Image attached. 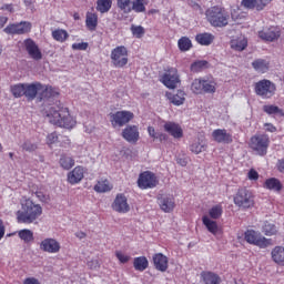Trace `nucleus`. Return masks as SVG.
Wrapping results in <instances>:
<instances>
[{
  "instance_id": "1",
  "label": "nucleus",
  "mask_w": 284,
  "mask_h": 284,
  "mask_svg": "<svg viewBox=\"0 0 284 284\" xmlns=\"http://www.w3.org/2000/svg\"><path fill=\"white\" fill-rule=\"evenodd\" d=\"M10 92L14 99L26 97L28 101H34L38 97L39 103H43V105L52 103L54 98L59 97L57 88L41 82L13 84L10 88Z\"/></svg>"
},
{
  "instance_id": "2",
  "label": "nucleus",
  "mask_w": 284,
  "mask_h": 284,
  "mask_svg": "<svg viewBox=\"0 0 284 284\" xmlns=\"http://www.w3.org/2000/svg\"><path fill=\"white\" fill-rule=\"evenodd\" d=\"M21 210L17 211L18 223L30 225L43 214V207L36 204L30 197L23 196L20 201Z\"/></svg>"
},
{
  "instance_id": "3",
  "label": "nucleus",
  "mask_w": 284,
  "mask_h": 284,
  "mask_svg": "<svg viewBox=\"0 0 284 284\" xmlns=\"http://www.w3.org/2000/svg\"><path fill=\"white\" fill-rule=\"evenodd\" d=\"M47 116L49 123L58 128H64V130H72L77 125V118L70 114V109L61 105L51 106L47 111Z\"/></svg>"
},
{
  "instance_id": "4",
  "label": "nucleus",
  "mask_w": 284,
  "mask_h": 284,
  "mask_svg": "<svg viewBox=\"0 0 284 284\" xmlns=\"http://www.w3.org/2000/svg\"><path fill=\"white\" fill-rule=\"evenodd\" d=\"M205 17L213 28H225L230 23V12L222 6L206 9Z\"/></svg>"
},
{
  "instance_id": "5",
  "label": "nucleus",
  "mask_w": 284,
  "mask_h": 284,
  "mask_svg": "<svg viewBox=\"0 0 284 284\" xmlns=\"http://www.w3.org/2000/svg\"><path fill=\"white\" fill-rule=\"evenodd\" d=\"M193 94H214L216 92V80L213 78H196L191 84Z\"/></svg>"
},
{
  "instance_id": "6",
  "label": "nucleus",
  "mask_w": 284,
  "mask_h": 284,
  "mask_svg": "<svg viewBox=\"0 0 284 284\" xmlns=\"http://www.w3.org/2000/svg\"><path fill=\"white\" fill-rule=\"evenodd\" d=\"M248 148L257 154V156H266L267 150H270V135L255 134L251 136Z\"/></svg>"
},
{
  "instance_id": "7",
  "label": "nucleus",
  "mask_w": 284,
  "mask_h": 284,
  "mask_svg": "<svg viewBox=\"0 0 284 284\" xmlns=\"http://www.w3.org/2000/svg\"><path fill=\"white\" fill-rule=\"evenodd\" d=\"M244 241L248 243V245H255L260 247V250H265L272 245V239H267L261 234V232L254 229H247L244 234Z\"/></svg>"
},
{
  "instance_id": "8",
  "label": "nucleus",
  "mask_w": 284,
  "mask_h": 284,
  "mask_svg": "<svg viewBox=\"0 0 284 284\" xmlns=\"http://www.w3.org/2000/svg\"><path fill=\"white\" fill-rule=\"evenodd\" d=\"M233 203L240 210H252L256 204L254 193L247 189H240L233 197Z\"/></svg>"
},
{
  "instance_id": "9",
  "label": "nucleus",
  "mask_w": 284,
  "mask_h": 284,
  "mask_svg": "<svg viewBox=\"0 0 284 284\" xmlns=\"http://www.w3.org/2000/svg\"><path fill=\"white\" fill-rule=\"evenodd\" d=\"M110 123L112 128H124L130 121L134 119V113L132 111H116L109 114Z\"/></svg>"
},
{
  "instance_id": "10",
  "label": "nucleus",
  "mask_w": 284,
  "mask_h": 284,
  "mask_svg": "<svg viewBox=\"0 0 284 284\" xmlns=\"http://www.w3.org/2000/svg\"><path fill=\"white\" fill-rule=\"evenodd\" d=\"M128 48L125 45L115 47L111 51V63L114 68H125L128 59Z\"/></svg>"
},
{
  "instance_id": "11",
  "label": "nucleus",
  "mask_w": 284,
  "mask_h": 284,
  "mask_svg": "<svg viewBox=\"0 0 284 284\" xmlns=\"http://www.w3.org/2000/svg\"><path fill=\"white\" fill-rule=\"evenodd\" d=\"M160 81L165 85V88H169V90H174L178 88L179 83H181L179 70L176 68H169L160 78Z\"/></svg>"
},
{
  "instance_id": "12",
  "label": "nucleus",
  "mask_w": 284,
  "mask_h": 284,
  "mask_svg": "<svg viewBox=\"0 0 284 284\" xmlns=\"http://www.w3.org/2000/svg\"><path fill=\"white\" fill-rule=\"evenodd\" d=\"M276 92V85L270 80H260L255 83V94L263 99H270Z\"/></svg>"
},
{
  "instance_id": "13",
  "label": "nucleus",
  "mask_w": 284,
  "mask_h": 284,
  "mask_svg": "<svg viewBox=\"0 0 284 284\" xmlns=\"http://www.w3.org/2000/svg\"><path fill=\"white\" fill-rule=\"evenodd\" d=\"M159 185V180L156 175L150 171H144L139 175L138 186L140 190H152Z\"/></svg>"
},
{
  "instance_id": "14",
  "label": "nucleus",
  "mask_w": 284,
  "mask_h": 284,
  "mask_svg": "<svg viewBox=\"0 0 284 284\" xmlns=\"http://www.w3.org/2000/svg\"><path fill=\"white\" fill-rule=\"evenodd\" d=\"M32 30V23L28 21H21L18 23H10L4 29L6 34H28Z\"/></svg>"
},
{
  "instance_id": "15",
  "label": "nucleus",
  "mask_w": 284,
  "mask_h": 284,
  "mask_svg": "<svg viewBox=\"0 0 284 284\" xmlns=\"http://www.w3.org/2000/svg\"><path fill=\"white\" fill-rule=\"evenodd\" d=\"M41 252L47 254H59L61 252V243L53 237H47L40 242Z\"/></svg>"
},
{
  "instance_id": "16",
  "label": "nucleus",
  "mask_w": 284,
  "mask_h": 284,
  "mask_svg": "<svg viewBox=\"0 0 284 284\" xmlns=\"http://www.w3.org/2000/svg\"><path fill=\"white\" fill-rule=\"evenodd\" d=\"M23 45L24 50L33 61H41V59H43V53H41V49H39V45L34 40L28 38L23 41Z\"/></svg>"
},
{
  "instance_id": "17",
  "label": "nucleus",
  "mask_w": 284,
  "mask_h": 284,
  "mask_svg": "<svg viewBox=\"0 0 284 284\" xmlns=\"http://www.w3.org/2000/svg\"><path fill=\"white\" fill-rule=\"evenodd\" d=\"M112 210H114V212H118L119 214H128V212H130L128 196H125V194L123 193H119L112 203Z\"/></svg>"
},
{
  "instance_id": "18",
  "label": "nucleus",
  "mask_w": 284,
  "mask_h": 284,
  "mask_svg": "<svg viewBox=\"0 0 284 284\" xmlns=\"http://www.w3.org/2000/svg\"><path fill=\"white\" fill-rule=\"evenodd\" d=\"M212 139L215 143H224L225 145H230V143L234 141L232 133L227 132L225 129H215L212 132Z\"/></svg>"
},
{
  "instance_id": "19",
  "label": "nucleus",
  "mask_w": 284,
  "mask_h": 284,
  "mask_svg": "<svg viewBox=\"0 0 284 284\" xmlns=\"http://www.w3.org/2000/svg\"><path fill=\"white\" fill-rule=\"evenodd\" d=\"M153 267L158 272H168V267H170V260L163 253H155L152 257Z\"/></svg>"
},
{
  "instance_id": "20",
  "label": "nucleus",
  "mask_w": 284,
  "mask_h": 284,
  "mask_svg": "<svg viewBox=\"0 0 284 284\" xmlns=\"http://www.w3.org/2000/svg\"><path fill=\"white\" fill-rule=\"evenodd\" d=\"M272 0H242L241 6L246 10H257V12H261V10H265V7Z\"/></svg>"
},
{
  "instance_id": "21",
  "label": "nucleus",
  "mask_w": 284,
  "mask_h": 284,
  "mask_svg": "<svg viewBox=\"0 0 284 284\" xmlns=\"http://www.w3.org/2000/svg\"><path fill=\"white\" fill-rule=\"evenodd\" d=\"M164 132H168L173 139H183V128L176 122L168 121L163 125Z\"/></svg>"
},
{
  "instance_id": "22",
  "label": "nucleus",
  "mask_w": 284,
  "mask_h": 284,
  "mask_svg": "<svg viewBox=\"0 0 284 284\" xmlns=\"http://www.w3.org/2000/svg\"><path fill=\"white\" fill-rule=\"evenodd\" d=\"M122 138L128 143H136L139 141V126L136 125H126L122 130Z\"/></svg>"
},
{
  "instance_id": "23",
  "label": "nucleus",
  "mask_w": 284,
  "mask_h": 284,
  "mask_svg": "<svg viewBox=\"0 0 284 284\" xmlns=\"http://www.w3.org/2000/svg\"><path fill=\"white\" fill-rule=\"evenodd\" d=\"M258 37L262 41H276L281 37V31L276 27H270L258 31Z\"/></svg>"
},
{
  "instance_id": "24",
  "label": "nucleus",
  "mask_w": 284,
  "mask_h": 284,
  "mask_svg": "<svg viewBox=\"0 0 284 284\" xmlns=\"http://www.w3.org/2000/svg\"><path fill=\"white\" fill-rule=\"evenodd\" d=\"M207 150V142L205 141V135H200L195 138L190 144V151L193 154H201V152H205Z\"/></svg>"
},
{
  "instance_id": "25",
  "label": "nucleus",
  "mask_w": 284,
  "mask_h": 284,
  "mask_svg": "<svg viewBox=\"0 0 284 284\" xmlns=\"http://www.w3.org/2000/svg\"><path fill=\"white\" fill-rule=\"evenodd\" d=\"M159 205L162 212L170 214V212H174V207H176V203L174 202V196L164 195L159 197Z\"/></svg>"
},
{
  "instance_id": "26",
  "label": "nucleus",
  "mask_w": 284,
  "mask_h": 284,
  "mask_svg": "<svg viewBox=\"0 0 284 284\" xmlns=\"http://www.w3.org/2000/svg\"><path fill=\"white\" fill-rule=\"evenodd\" d=\"M84 174L85 171L83 170V166H75L68 173V181L71 185H77V183H81V181H83Z\"/></svg>"
},
{
  "instance_id": "27",
  "label": "nucleus",
  "mask_w": 284,
  "mask_h": 284,
  "mask_svg": "<svg viewBox=\"0 0 284 284\" xmlns=\"http://www.w3.org/2000/svg\"><path fill=\"white\" fill-rule=\"evenodd\" d=\"M185 97H187V94L183 90H178L175 93H166V99L170 101V103L176 106L183 105V103H185Z\"/></svg>"
},
{
  "instance_id": "28",
  "label": "nucleus",
  "mask_w": 284,
  "mask_h": 284,
  "mask_svg": "<svg viewBox=\"0 0 284 284\" xmlns=\"http://www.w3.org/2000/svg\"><path fill=\"white\" fill-rule=\"evenodd\" d=\"M99 27V14L88 11L85 16V28L89 32H94Z\"/></svg>"
},
{
  "instance_id": "29",
  "label": "nucleus",
  "mask_w": 284,
  "mask_h": 284,
  "mask_svg": "<svg viewBox=\"0 0 284 284\" xmlns=\"http://www.w3.org/2000/svg\"><path fill=\"white\" fill-rule=\"evenodd\" d=\"M252 68L255 70V72L265 74V72H270L271 62L267 59H255L252 62Z\"/></svg>"
},
{
  "instance_id": "30",
  "label": "nucleus",
  "mask_w": 284,
  "mask_h": 284,
  "mask_svg": "<svg viewBox=\"0 0 284 284\" xmlns=\"http://www.w3.org/2000/svg\"><path fill=\"white\" fill-rule=\"evenodd\" d=\"M271 257L273 263L284 267V246L277 245L271 251Z\"/></svg>"
},
{
  "instance_id": "31",
  "label": "nucleus",
  "mask_w": 284,
  "mask_h": 284,
  "mask_svg": "<svg viewBox=\"0 0 284 284\" xmlns=\"http://www.w3.org/2000/svg\"><path fill=\"white\" fill-rule=\"evenodd\" d=\"M263 187L272 192H281V190H283V183L276 178H270L265 180Z\"/></svg>"
},
{
  "instance_id": "32",
  "label": "nucleus",
  "mask_w": 284,
  "mask_h": 284,
  "mask_svg": "<svg viewBox=\"0 0 284 284\" xmlns=\"http://www.w3.org/2000/svg\"><path fill=\"white\" fill-rule=\"evenodd\" d=\"M202 223L206 227L207 232L213 234V236H216V234H219L220 230L216 221L210 219V216L207 215H204L202 216Z\"/></svg>"
},
{
  "instance_id": "33",
  "label": "nucleus",
  "mask_w": 284,
  "mask_h": 284,
  "mask_svg": "<svg viewBox=\"0 0 284 284\" xmlns=\"http://www.w3.org/2000/svg\"><path fill=\"white\" fill-rule=\"evenodd\" d=\"M131 6L128 4V9L130 10V12H136V13H141V12H145V6H148V3H150V0H131Z\"/></svg>"
},
{
  "instance_id": "34",
  "label": "nucleus",
  "mask_w": 284,
  "mask_h": 284,
  "mask_svg": "<svg viewBox=\"0 0 284 284\" xmlns=\"http://www.w3.org/2000/svg\"><path fill=\"white\" fill-rule=\"evenodd\" d=\"M202 281L204 284H221V276L216 273H212L210 271H203L201 273Z\"/></svg>"
},
{
  "instance_id": "35",
  "label": "nucleus",
  "mask_w": 284,
  "mask_h": 284,
  "mask_svg": "<svg viewBox=\"0 0 284 284\" xmlns=\"http://www.w3.org/2000/svg\"><path fill=\"white\" fill-rule=\"evenodd\" d=\"M133 267L136 272H145L150 267V262L145 256L134 257Z\"/></svg>"
},
{
  "instance_id": "36",
  "label": "nucleus",
  "mask_w": 284,
  "mask_h": 284,
  "mask_svg": "<svg viewBox=\"0 0 284 284\" xmlns=\"http://www.w3.org/2000/svg\"><path fill=\"white\" fill-rule=\"evenodd\" d=\"M195 41L200 45H212V43H214V34L207 32L197 33L195 36Z\"/></svg>"
},
{
  "instance_id": "37",
  "label": "nucleus",
  "mask_w": 284,
  "mask_h": 284,
  "mask_svg": "<svg viewBox=\"0 0 284 284\" xmlns=\"http://www.w3.org/2000/svg\"><path fill=\"white\" fill-rule=\"evenodd\" d=\"M51 37L58 43H65L68 39H70V34L65 31V29H55L51 32Z\"/></svg>"
},
{
  "instance_id": "38",
  "label": "nucleus",
  "mask_w": 284,
  "mask_h": 284,
  "mask_svg": "<svg viewBox=\"0 0 284 284\" xmlns=\"http://www.w3.org/2000/svg\"><path fill=\"white\" fill-rule=\"evenodd\" d=\"M262 232L265 236H276V234H278V227L274 222L265 221L262 226Z\"/></svg>"
},
{
  "instance_id": "39",
  "label": "nucleus",
  "mask_w": 284,
  "mask_h": 284,
  "mask_svg": "<svg viewBox=\"0 0 284 284\" xmlns=\"http://www.w3.org/2000/svg\"><path fill=\"white\" fill-rule=\"evenodd\" d=\"M231 48L236 52H243L247 48V38H237L231 40Z\"/></svg>"
},
{
  "instance_id": "40",
  "label": "nucleus",
  "mask_w": 284,
  "mask_h": 284,
  "mask_svg": "<svg viewBox=\"0 0 284 284\" xmlns=\"http://www.w3.org/2000/svg\"><path fill=\"white\" fill-rule=\"evenodd\" d=\"M95 10L100 14L108 13L109 10H112V0H97Z\"/></svg>"
},
{
  "instance_id": "41",
  "label": "nucleus",
  "mask_w": 284,
  "mask_h": 284,
  "mask_svg": "<svg viewBox=\"0 0 284 284\" xmlns=\"http://www.w3.org/2000/svg\"><path fill=\"white\" fill-rule=\"evenodd\" d=\"M148 132H149V135L151 136V139H153L154 141L158 140V141H160V143H164L169 139L166 133L156 132L154 126H149Z\"/></svg>"
},
{
  "instance_id": "42",
  "label": "nucleus",
  "mask_w": 284,
  "mask_h": 284,
  "mask_svg": "<svg viewBox=\"0 0 284 284\" xmlns=\"http://www.w3.org/2000/svg\"><path fill=\"white\" fill-rule=\"evenodd\" d=\"M94 190L95 192L103 194L112 190V184H110V181L108 180H101V181H98V183L94 185Z\"/></svg>"
},
{
  "instance_id": "43",
  "label": "nucleus",
  "mask_w": 284,
  "mask_h": 284,
  "mask_svg": "<svg viewBox=\"0 0 284 284\" xmlns=\"http://www.w3.org/2000/svg\"><path fill=\"white\" fill-rule=\"evenodd\" d=\"M178 48L180 52H189L192 50V40L187 37H182L178 40Z\"/></svg>"
},
{
  "instance_id": "44",
  "label": "nucleus",
  "mask_w": 284,
  "mask_h": 284,
  "mask_svg": "<svg viewBox=\"0 0 284 284\" xmlns=\"http://www.w3.org/2000/svg\"><path fill=\"white\" fill-rule=\"evenodd\" d=\"M210 68V62L207 60H197L191 64V72H203Z\"/></svg>"
},
{
  "instance_id": "45",
  "label": "nucleus",
  "mask_w": 284,
  "mask_h": 284,
  "mask_svg": "<svg viewBox=\"0 0 284 284\" xmlns=\"http://www.w3.org/2000/svg\"><path fill=\"white\" fill-rule=\"evenodd\" d=\"M209 216H210V219H213V221L221 219L223 216V205L216 204V205L212 206L209 210Z\"/></svg>"
},
{
  "instance_id": "46",
  "label": "nucleus",
  "mask_w": 284,
  "mask_h": 284,
  "mask_svg": "<svg viewBox=\"0 0 284 284\" xmlns=\"http://www.w3.org/2000/svg\"><path fill=\"white\" fill-rule=\"evenodd\" d=\"M18 236L24 243H31V241H34V233L31 230H28V229L20 230L18 232Z\"/></svg>"
},
{
  "instance_id": "47",
  "label": "nucleus",
  "mask_w": 284,
  "mask_h": 284,
  "mask_svg": "<svg viewBox=\"0 0 284 284\" xmlns=\"http://www.w3.org/2000/svg\"><path fill=\"white\" fill-rule=\"evenodd\" d=\"M60 165L63 170H72L74 168V159L68 155H61Z\"/></svg>"
},
{
  "instance_id": "48",
  "label": "nucleus",
  "mask_w": 284,
  "mask_h": 284,
  "mask_svg": "<svg viewBox=\"0 0 284 284\" xmlns=\"http://www.w3.org/2000/svg\"><path fill=\"white\" fill-rule=\"evenodd\" d=\"M263 112H265L266 114H280V116H284L283 109H281L274 104L264 105Z\"/></svg>"
},
{
  "instance_id": "49",
  "label": "nucleus",
  "mask_w": 284,
  "mask_h": 284,
  "mask_svg": "<svg viewBox=\"0 0 284 284\" xmlns=\"http://www.w3.org/2000/svg\"><path fill=\"white\" fill-rule=\"evenodd\" d=\"M131 2L132 0H116V6L120 10H122V12L130 14V9L128 6H130Z\"/></svg>"
},
{
  "instance_id": "50",
  "label": "nucleus",
  "mask_w": 284,
  "mask_h": 284,
  "mask_svg": "<svg viewBox=\"0 0 284 284\" xmlns=\"http://www.w3.org/2000/svg\"><path fill=\"white\" fill-rule=\"evenodd\" d=\"M54 143H59V133H57V131L47 135V145H49V148H52Z\"/></svg>"
},
{
  "instance_id": "51",
  "label": "nucleus",
  "mask_w": 284,
  "mask_h": 284,
  "mask_svg": "<svg viewBox=\"0 0 284 284\" xmlns=\"http://www.w3.org/2000/svg\"><path fill=\"white\" fill-rule=\"evenodd\" d=\"M131 32L133 37H136V39H141L143 34H145V29L142 26H132Z\"/></svg>"
},
{
  "instance_id": "52",
  "label": "nucleus",
  "mask_w": 284,
  "mask_h": 284,
  "mask_svg": "<svg viewBox=\"0 0 284 284\" xmlns=\"http://www.w3.org/2000/svg\"><path fill=\"white\" fill-rule=\"evenodd\" d=\"M36 196L41 203H50V195L42 190L36 191Z\"/></svg>"
},
{
  "instance_id": "53",
  "label": "nucleus",
  "mask_w": 284,
  "mask_h": 284,
  "mask_svg": "<svg viewBox=\"0 0 284 284\" xmlns=\"http://www.w3.org/2000/svg\"><path fill=\"white\" fill-rule=\"evenodd\" d=\"M37 144L36 143H32L30 141H26L23 144H22V150H24V152H34L37 150Z\"/></svg>"
},
{
  "instance_id": "54",
  "label": "nucleus",
  "mask_w": 284,
  "mask_h": 284,
  "mask_svg": "<svg viewBox=\"0 0 284 284\" xmlns=\"http://www.w3.org/2000/svg\"><path fill=\"white\" fill-rule=\"evenodd\" d=\"M115 256L118 258V261H120V263H129L130 262V255H125L123 252L121 251H116L115 252Z\"/></svg>"
},
{
  "instance_id": "55",
  "label": "nucleus",
  "mask_w": 284,
  "mask_h": 284,
  "mask_svg": "<svg viewBox=\"0 0 284 284\" xmlns=\"http://www.w3.org/2000/svg\"><path fill=\"white\" fill-rule=\"evenodd\" d=\"M248 181H258V171L251 169L247 173Z\"/></svg>"
},
{
  "instance_id": "56",
  "label": "nucleus",
  "mask_w": 284,
  "mask_h": 284,
  "mask_svg": "<svg viewBox=\"0 0 284 284\" xmlns=\"http://www.w3.org/2000/svg\"><path fill=\"white\" fill-rule=\"evenodd\" d=\"M88 42H79L72 44V50H88Z\"/></svg>"
},
{
  "instance_id": "57",
  "label": "nucleus",
  "mask_w": 284,
  "mask_h": 284,
  "mask_svg": "<svg viewBox=\"0 0 284 284\" xmlns=\"http://www.w3.org/2000/svg\"><path fill=\"white\" fill-rule=\"evenodd\" d=\"M89 270H99L101 265L99 264L98 260H91L87 263Z\"/></svg>"
},
{
  "instance_id": "58",
  "label": "nucleus",
  "mask_w": 284,
  "mask_h": 284,
  "mask_svg": "<svg viewBox=\"0 0 284 284\" xmlns=\"http://www.w3.org/2000/svg\"><path fill=\"white\" fill-rule=\"evenodd\" d=\"M22 284H41L37 277H27Z\"/></svg>"
},
{
  "instance_id": "59",
  "label": "nucleus",
  "mask_w": 284,
  "mask_h": 284,
  "mask_svg": "<svg viewBox=\"0 0 284 284\" xmlns=\"http://www.w3.org/2000/svg\"><path fill=\"white\" fill-rule=\"evenodd\" d=\"M264 128L266 132H272V133L276 132V126H274V124L272 123H265Z\"/></svg>"
},
{
  "instance_id": "60",
  "label": "nucleus",
  "mask_w": 284,
  "mask_h": 284,
  "mask_svg": "<svg viewBox=\"0 0 284 284\" xmlns=\"http://www.w3.org/2000/svg\"><path fill=\"white\" fill-rule=\"evenodd\" d=\"M276 168L282 174H284V159L277 160Z\"/></svg>"
},
{
  "instance_id": "61",
  "label": "nucleus",
  "mask_w": 284,
  "mask_h": 284,
  "mask_svg": "<svg viewBox=\"0 0 284 284\" xmlns=\"http://www.w3.org/2000/svg\"><path fill=\"white\" fill-rule=\"evenodd\" d=\"M6 236V226L3 225V220L0 219V241Z\"/></svg>"
},
{
  "instance_id": "62",
  "label": "nucleus",
  "mask_w": 284,
  "mask_h": 284,
  "mask_svg": "<svg viewBox=\"0 0 284 284\" xmlns=\"http://www.w3.org/2000/svg\"><path fill=\"white\" fill-rule=\"evenodd\" d=\"M6 23H8V17L0 16V30H1V28L6 27Z\"/></svg>"
},
{
  "instance_id": "63",
  "label": "nucleus",
  "mask_w": 284,
  "mask_h": 284,
  "mask_svg": "<svg viewBox=\"0 0 284 284\" xmlns=\"http://www.w3.org/2000/svg\"><path fill=\"white\" fill-rule=\"evenodd\" d=\"M0 10H8V12H14V7H12V4H3Z\"/></svg>"
},
{
  "instance_id": "64",
  "label": "nucleus",
  "mask_w": 284,
  "mask_h": 284,
  "mask_svg": "<svg viewBox=\"0 0 284 284\" xmlns=\"http://www.w3.org/2000/svg\"><path fill=\"white\" fill-rule=\"evenodd\" d=\"M71 141L70 138L64 136V140L61 142V148H68V145H70Z\"/></svg>"
}]
</instances>
